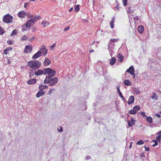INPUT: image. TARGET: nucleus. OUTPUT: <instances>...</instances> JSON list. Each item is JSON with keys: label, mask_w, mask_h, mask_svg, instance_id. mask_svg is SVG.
<instances>
[{"label": "nucleus", "mask_w": 161, "mask_h": 161, "mask_svg": "<svg viewBox=\"0 0 161 161\" xmlns=\"http://www.w3.org/2000/svg\"><path fill=\"white\" fill-rule=\"evenodd\" d=\"M50 75H47L46 76L44 81V84L49 83V86H52L55 85L58 82V79L56 77H54L52 78L53 76H50Z\"/></svg>", "instance_id": "f257e3e1"}, {"label": "nucleus", "mask_w": 161, "mask_h": 161, "mask_svg": "<svg viewBox=\"0 0 161 161\" xmlns=\"http://www.w3.org/2000/svg\"><path fill=\"white\" fill-rule=\"evenodd\" d=\"M28 66L32 69H36L39 68L41 65L40 61L38 60L30 61L28 63Z\"/></svg>", "instance_id": "f03ea898"}, {"label": "nucleus", "mask_w": 161, "mask_h": 161, "mask_svg": "<svg viewBox=\"0 0 161 161\" xmlns=\"http://www.w3.org/2000/svg\"><path fill=\"white\" fill-rule=\"evenodd\" d=\"M14 18L9 14H7L4 15L3 18V22L5 23L9 24L11 23L13 21Z\"/></svg>", "instance_id": "7ed1b4c3"}, {"label": "nucleus", "mask_w": 161, "mask_h": 161, "mask_svg": "<svg viewBox=\"0 0 161 161\" xmlns=\"http://www.w3.org/2000/svg\"><path fill=\"white\" fill-rule=\"evenodd\" d=\"M44 74H48V75H50V76H54L56 74L55 71L50 68L44 69Z\"/></svg>", "instance_id": "20e7f679"}, {"label": "nucleus", "mask_w": 161, "mask_h": 161, "mask_svg": "<svg viewBox=\"0 0 161 161\" xmlns=\"http://www.w3.org/2000/svg\"><path fill=\"white\" fill-rule=\"evenodd\" d=\"M38 18V17H35L32 19L28 20L26 24L28 26V27H29L30 28L31 25L35 24V21Z\"/></svg>", "instance_id": "39448f33"}, {"label": "nucleus", "mask_w": 161, "mask_h": 161, "mask_svg": "<svg viewBox=\"0 0 161 161\" xmlns=\"http://www.w3.org/2000/svg\"><path fill=\"white\" fill-rule=\"evenodd\" d=\"M32 47L30 45L26 46L24 50V52L25 53H31L32 50Z\"/></svg>", "instance_id": "423d86ee"}, {"label": "nucleus", "mask_w": 161, "mask_h": 161, "mask_svg": "<svg viewBox=\"0 0 161 161\" xmlns=\"http://www.w3.org/2000/svg\"><path fill=\"white\" fill-rule=\"evenodd\" d=\"M126 72L130 73L131 75H133L134 78H135V75L134 73L135 71L133 66H130V68L126 70Z\"/></svg>", "instance_id": "0eeeda50"}, {"label": "nucleus", "mask_w": 161, "mask_h": 161, "mask_svg": "<svg viewBox=\"0 0 161 161\" xmlns=\"http://www.w3.org/2000/svg\"><path fill=\"white\" fill-rule=\"evenodd\" d=\"M41 55L42 54L41 51H38L33 56L32 58L34 59H35L41 57Z\"/></svg>", "instance_id": "6e6552de"}, {"label": "nucleus", "mask_w": 161, "mask_h": 161, "mask_svg": "<svg viewBox=\"0 0 161 161\" xmlns=\"http://www.w3.org/2000/svg\"><path fill=\"white\" fill-rule=\"evenodd\" d=\"M156 135L157 136L156 139L160 143L161 142V130L157 133Z\"/></svg>", "instance_id": "1a4fd4ad"}, {"label": "nucleus", "mask_w": 161, "mask_h": 161, "mask_svg": "<svg viewBox=\"0 0 161 161\" xmlns=\"http://www.w3.org/2000/svg\"><path fill=\"white\" fill-rule=\"evenodd\" d=\"M35 75H39L42 74H44V69L43 70L42 69H38L37 71H36L35 72Z\"/></svg>", "instance_id": "9d476101"}, {"label": "nucleus", "mask_w": 161, "mask_h": 161, "mask_svg": "<svg viewBox=\"0 0 161 161\" xmlns=\"http://www.w3.org/2000/svg\"><path fill=\"white\" fill-rule=\"evenodd\" d=\"M127 123L128 125L130 127H131L133 125H134L135 123V120L133 118H131L130 121L129 120H128Z\"/></svg>", "instance_id": "9b49d317"}, {"label": "nucleus", "mask_w": 161, "mask_h": 161, "mask_svg": "<svg viewBox=\"0 0 161 161\" xmlns=\"http://www.w3.org/2000/svg\"><path fill=\"white\" fill-rule=\"evenodd\" d=\"M134 101V97L133 96H130L129 98L128 101V103L129 105H130L133 103Z\"/></svg>", "instance_id": "f8f14e48"}, {"label": "nucleus", "mask_w": 161, "mask_h": 161, "mask_svg": "<svg viewBox=\"0 0 161 161\" xmlns=\"http://www.w3.org/2000/svg\"><path fill=\"white\" fill-rule=\"evenodd\" d=\"M51 63L50 60L48 58H45L43 63V65L45 66H47L49 65Z\"/></svg>", "instance_id": "ddd939ff"}, {"label": "nucleus", "mask_w": 161, "mask_h": 161, "mask_svg": "<svg viewBox=\"0 0 161 161\" xmlns=\"http://www.w3.org/2000/svg\"><path fill=\"white\" fill-rule=\"evenodd\" d=\"M26 15L25 12L23 11L19 12L18 14V16L21 18H24Z\"/></svg>", "instance_id": "4468645a"}, {"label": "nucleus", "mask_w": 161, "mask_h": 161, "mask_svg": "<svg viewBox=\"0 0 161 161\" xmlns=\"http://www.w3.org/2000/svg\"><path fill=\"white\" fill-rule=\"evenodd\" d=\"M45 93V92L43 91L40 90L36 94V97H39L41 96L44 95Z\"/></svg>", "instance_id": "2eb2a0df"}, {"label": "nucleus", "mask_w": 161, "mask_h": 161, "mask_svg": "<svg viewBox=\"0 0 161 161\" xmlns=\"http://www.w3.org/2000/svg\"><path fill=\"white\" fill-rule=\"evenodd\" d=\"M133 90L134 93L136 95L139 94L140 93L139 88L138 87H133Z\"/></svg>", "instance_id": "dca6fc26"}, {"label": "nucleus", "mask_w": 161, "mask_h": 161, "mask_svg": "<svg viewBox=\"0 0 161 161\" xmlns=\"http://www.w3.org/2000/svg\"><path fill=\"white\" fill-rule=\"evenodd\" d=\"M36 79H31L28 80L27 83L29 85H31L36 83Z\"/></svg>", "instance_id": "f3484780"}, {"label": "nucleus", "mask_w": 161, "mask_h": 161, "mask_svg": "<svg viewBox=\"0 0 161 161\" xmlns=\"http://www.w3.org/2000/svg\"><path fill=\"white\" fill-rule=\"evenodd\" d=\"M144 27L142 25H140L138 27V31L140 33H142L144 31Z\"/></svg>", "instance_id": "a211bd4d"}, {"label": "nucleus", "mask_w": 161, "mask_h": 161, "mask_svg": "<svg viewBox=\"0 0 161 161\" xmlns=\"http://www.w3.org/2000/svg\"><path fill=\"white\" fill-rule=\"evenodd\" d=\"M22 31H26L27 30H29L30 29V28L28 27V26L27 25L25 24V25H23L22 26Z\"/></svg>", "instance_id": "6ab92c4d"}, {"label": "nucleus", "mask_w": 161, "mask_h": 161, "mask_svg": "<svg viewBox=\"0 0 161 161\" xmlns=\"http://www.w3.org/2000/svg\"><path fill=\"white\" fill-rule=\"evenodd\" d=\"M41 24L43 25L44 27H45L47 25H50V23L48 21L43 20L41 23Z\"/></svg>", "instance_id": "aec40b11"}, {"label": "nucleus", "mask_w": 161, "mask_h": 161, "mask_svg": "<svg viewBox=\"0 0 161 161\" xmlns=\"http://www.w3.org/2000/svg\"><path fill=\"white\" fill-rule=\"evenodd\" d=\"M118 60L120 62H122L124 59V57L121 54L119 53L118 55Z\"/></svg>", "instance_id": "412c9836"}, {"label": "nucleus", "mask_w": 161, "mask_h": 161, "mask_svg": "<svg viewBox=\"0 0 161 161\" xmlns=\"http://www.w3.org/2000/svg\"><path fill=\"white\" fill-rule=\"evenodd\" d=\"M124 84L126 86H131V82L128 80H125Z\"/></svg>", "instance_id": "4be33fe9"}, {"label": "nucleus", "mask_w": 161, "mask_h": 161, "mask_svg": "<svg viewBox=\"0 0 161 161\" xmlns=\"http://www.w3.org/2000/svg\"><path fill=\"white\" fill-rule=\"evenodd\" d=\"M115 61L116 58L114 57H112L110 61V64L111 65H114L115 63Z\"/></svg>", "instance_id": "5701e85b"}, {"label": "nucleus", "mask_w": 161, "mask_h": 161, "mask_svg": "<svg viewBox=\"0 0 161 161\" xmlns=\"http://www.w3.org/2000/svg\"><path fill=\"white\" fill-rule=\"evenodd\" d=\"M114 17L113 19L111 21L110 25L111 28L112 29L114 27Z\"/></svg>", "instance_id": "b1692460"}, {"label": "nucleus", "mask_w": 161, "mask_h": 161, "mask_svg": "<svg viewBox=\"0 0 161 161\" xmlns=\"http://www.w3.org/2000/svg\"><path fill=\"white\" fill-rule=\"evenodd\" d=\"M12 48L11 47H8L5 49L4 50V53L5 54H7L9 52V51L10 50H12Z\"/></svg>", "instance_id": "393cba45"}, {"label": "nucleus", "mask_w": 161, "mask_h": 161, "mask_svg": "<svg viewBox=\"0 0 161 161\" xmlns=\"http://www.w3.org/2000/svg\"><path fill=\"white\" fill-rule=\"evenodd\" d=\"M152 143H153L152 145L153 147H155L158 145V142L157 140H153L152 142Z\"/></svg>", "instance_id": "a878e982"}, {"label": "nucleus", "mask_w": 161, "mask_h": 161, "mask_svg": "<svg viewBox=\"0 0 161 161\" xmlns=\"http://www.w3.org/2000/svg\"><path fill=\"white\" fill-rule=\"evenodd\" d=\"M133 109L135 111H136V112H137V111L140 110V108L138 106H136L133 108Z\"/></svg>", "instance_id": "bb28decb"}, {"label": "nucleus", "mask_w": 161, "mask_h": 161, "mask_svg": "<svg viewBox=\"0 0 161 161\" xmlns=\"http://www.w3.org/2000/svg\"><path fill=\"white\" fill-rule=\"evenodd\" d=\"M80 10V5H75L74 7V10L75 11L78 12Z\"/></svg>", "instance_id": "cd10ccee"}, {"label": "nucleus", "mask_w": 161, "mask_h": 161, "mask_svg": "<svg viewBox=\"0 0 161 161\" xmlns=\"http://www.w3.org/2000/svg\"><path fill=\"white\" fill-rule=\"evenodd\" d=\"M144 141L140 140L137 142L136 144L137 145H141L144 144Z\"/></svg>", "instance_id": "c85d7f7f"}, {"label": "nucleus", "mask_w": 161, "mask_h": 161, "mask_svg": "<svg viewBox=\"0 0 161 161\" xmlns=\"http://www.w3.org/2000/svg\"><path fill=\"white\" fill-rule=\"evenodd\" d=\"M147 117L146 119H147V121H148V122L150 123H152V119L151 117H150V116L148 117Z\"/></svg>", "instance_id": "c756f323"}, {"label": "nucleus", "mask_w": 161, "mask_h": 161, "mask_svg": "<svg viewBox=\"0 0 161 161\" xmlns=\"http://www.w3.org/2000/svg\"><path fill=\"white\" fill-rule=\"evenodd\" d=\"M109 52L110 53V55H111V56H112V53H113V47H109Z\"/></svg>", "instance_id": "7c9ffc66"}, {"label": "nucleus", "mask_w": 161, "mask_h": 161, "mask_svg": "<svg viewBox=\"0 0 161 161\" xmlns=\"http://www.w3.org/2000/svg\"><path fill=\"white\" fill-rule=\"evenodd\" d=\"M41 51V53H42L44 55H46L47 53V50L46 49Z\"/></svg>", "instance_id": "2f4dec72"}, {"label": "nucleus", "mask_w": 161, "mask_h": 161, "mask_svg": "<svg viewBox=\"0 0 161 161\" xmlns=\"http://www.w3.org/2000/svg\"><path fill=\"white\" fill-rule=\"evenodd\" d=\"M151 98L153 99H155L156 100L157 99V94L156 93H153V95L151 97Z\"/></svg>", "instance_id": "473e14b6"}, {"label": "nucleus", "mask_w": 161, "mask_h": 161, "mask_svg": "<svg viewBox=\"0 0 161 161\" xmlns=\"http://www.w3.org/2000/svg\"><path fill=\"white\" fill-rule=\"evenodd\" d=\"M17 30L16 29H15L13 30L12 32V33L11 34V36H13V35H16L17 34Z\"/></svg>", "instance_id": "72a5a7b5"}, {"label": "nucleus", "mask_w": 161, "mask_h": 161, "mask_svg": "<svg viewBox=\"0 0 161 161\" xmlns=\"http://www.w3.org/2000/svg\"><path fill=\"white\" fill-rule=\"evenodd\" d=\"M39 89L40 91H43V90L45 89L44 86L42 85H40L39 87Z\"/></svg>", "instance_id": "f704fd0d"}, {"label": "nucleus", "mask_w": 161, "mask_h": 161, "mask_svg": "<svg viewBox=\"0 0 161 161\" xmlns=\"http://www.w3.org/2000/svg\"><path fill=\"white\" fill-rule=\"evenodd\" d=\"M130 113L132 114H135L136 113V112L133 109L131 110L130 111Z\"/></svg>", "instance_id": "c9c22d12"}, {"label": "nucleus", "mask_w": 161, "mask_h": 161, "mask_svg": "<svg viewBox=\"0 0 161 161\" xmlns=\"http://www.w3.org/2000/svg\"><path fill=\"white\" fill-rule=\"evenodd\" d=\"M57 130L59 132H61L63 131V128L60 126H58L57 128Z\"/></svg>", "instance_id": "e433bc0d"}, {"label": "nucleus", "mask_w": 161, "mask_h": 161, "mask_svg": "<svg viewBox=\"0 0 161 161\" xmlns=\"http://www.w3.org/2000/svg\"><path fill=\"white\" fill-rule=\"evenodd\" d=\"M4 33L3 29L2 27H0V34L3 35Z\"/></svg>", "instance_id": "4c0bfd02"}, {"label": "nucleus", "mask_w": 161, "mask_h": 161, "mask_svg": "<svg viewBox=\"0 0 161 161\" xmlns=\"http://www.w3.org/2000/svg\"><path fill=\"white\" fill-rule=\"evenodd\" d=\"M123 5L125 6L127 5V0H122Z\"/></svg>", "instance_id": "58836bf2"}, {"label": "nucleus", "mask_w": 161, "mask_h": 161, "mask_svg": "<svg viewBox=\"0 0 161 161\" xmlns=\"http://www.w3.org/2000/svg\"><path fill=\"white\" fill-rule=\"evenodd\" d=\"M26 15L28 17V18H32L33 16L32 15L30 14L29 13H27L26 14Z\"/></svg>", "instance_id": "ea45409f"}, {"label": "nucleus", "mask_w": 161, "mask_h": 161, "mask_svg": "<svg viewBox=\"0 0 161 161\" xmlns=\"http://www.w3.org/2000/svg\"><path fill=\"white\" fill-rule=\"evenodd\" d=\"M56 46V43H53V45L51 46L50 47V49L51 50H52L53 49V48L55 47Z\"/></svg>", "instance_id": "a19ab883"}, {"label": "nucleus", "mask_w": 161, "mask_h": 161, "mask_svg": "<svg viewBox=\"0 0 161 161\" xmlns=\"http://www.w3.org/2000/svg\"><path fill=\"white\" fill-rule=\"evenodd\" d=\"M119 38H117L116 39H111L110 41L113 42H116L118 41H119Z\"/></svg>", "instance_id": "79ce46f5"}, {"label": "nucleus", "mask_w": 161, "mask_h": 161, "mask_svg": "<svg viewBox=\"0 0 161 161\" xmlns=\"http://www.w3.org/2000/svg\"><path fill=\"white\" fill-rule=\"evenodd\" d=\"M29 3L26 2L25 3L24 7L25 8H27V7L29 6Z\"/></svg>", "instance_id": "37998d69"}, {"label": "nucleus", "mask_w": 161, "mask_h": 161, "mask_svg": "<svg viewBox=\"0 0 161 161\" xmlns=\"http://www.w3.org/2000/svg\"><path fill=\"white\" fill-rule=\"evenodd\" d=\"M7 43L9 45H12L13 44V42L12 41L8 40L7 41Z\"/></svg>", "instance_id": "c03bdc74"}, {"label": "nucleus", "mask_w": 161, "mask_h": 161, "mask_svg": "<svg viewBox=\"0 0 161 161\" xmlns=\"http://www.w3.org/2000/svg\"><path fill=\"white\" fill-rule=\"evenodd\" d=\"M46 49V47L44 45H42L41 47V48L40 49L41 51L43 50Z\"/></svg>", "instance_id": "a18cd8bd"}, {"label": "nucleus", "mask_w": 161, "mask_h": 161, "mask_svg": "<svg viewBox=\"0 0 161 161\" xmlns=\"http://www.w3.org/2000/svg\"><path fill=\"white\" fill-rule=\"evenodd\" d=\"M27 38V37L26 36H24L23 37H22L21 38V39L22 40L24 41Z\"/></svg>", "instance_id": "49530a36"}, {"label": "nucleus", "mask_w": 161, "mask_h": 161, "mask_svg": "<svg viewBox=\"0 0 161 161\" xmlns=\"http://www.w3.org/2000/svg\"><path fill=\"white\" fill-rule=\"evenodd\" d=\"M54 90V89H50L48 92V94H49V95H51V93H52V91H53Z\"/></svg>", "instance_id": "de8ad7c7"}, {"label": "nucleus", "mask_w": 161, "mask_h": 161, "mask_svg": "<svg viewBox=\"0 0 161 161\" xmlns=\"http://www.w3.org/2000/svg\"><path fill=\"white\" fill-rule=\"evenodd\" d=\"M69 28H70L69 26L67 27L64 29V31H67L69 30Z\"/></svg>", "instance_id": "09e8293b"}, {"label": "nucleus", "mask_w": 161, "mask_h": 161, "mask_svg": "<svg viewBox=\"0 0 161 161\" xmlns=\"http://www.w3.org/2000/svg\"><path fill=\"white\" fill-rule=\"evenodd\" d=\"M145 150L146 151H149L150 150L149 148L148 147H145Z\"/></svg>", "instance_id": "8fccbe9b"}, {"label": "nucleus", "mask_w": 161, "mask_h": 161, "mask_svg": "<svg viewBox=\"0 0 161 161\" xmlns=\"http://www.w3.org/2000/svg\"><path fill=\"white\" fill-rule=\"evenodd\" d=\"M141 114L144 117H147V116L145 115V113L144 112H141Z\"/></svg>", "instance_id": "3c124183"}, {"label": "nucleus", "mask_w": 161, "mask_h": 161, "mask_svg": "<svg viewBox=\"0 0 161 161\" xmlns=\"http://www.w3.org/2000/svg\"><path fill=\"white\" fill-rule=\"evenodd\" d=\"M118 93H119V96L120 97H122L123 96L122 93H121V92H119Z\"/></svg>", "instance_id": "603ef678"}, {"label": "nucleus", "mask_w": 161, "mask_h": 161, "mask_svg": "<svg viewBox=\"0 0 161 161\" xmlns=\"http://www.w3.org/2000/svg\"><path fill=\"white\" fill-rule=\"evenodd\" d=\"M139 18L138 17H135L134 18V19L135 20H138Z\"/></svg>", "instance_id": "864d4df0"}, {"label": "nucleus", "mask_w": 161, "mask_h": 161, "mask_svg": "<svg viewBox=\"0 0 161 161\" xmlns=\"http://www.w3.org/2000/svg\"><path fill=\"white\" fill-rule=\"evenodd\" d=\"M117 90L118 92V93H119V92H120V91L119 88V86H117Z\"/></svg>", "instance_id": "5fc2aeb1"}, {"label": "nucleus", "mask_w": 161, "mask_h": 161, "mask_svg": "<svg viewBox=\"0 0 161 161\" xmlns=\"http://www.w3.org/2000/svg\"><path fill=\"white\" fill-rule=\"evenodd\" d=\"M121 99H122V100L124 102H125L126 101V100L125 99V97L124 96H123L122 97H121Z\"/></svg>", "instance_id": "6e6d98bb"}, {"label": "nucleus", "mask_w": 161, "mask_h": 161, "mask_svg": "<svg viewBox=\"0 0 161 161\" xmlns=\"http://www.w3.org/2000/svg\"><path fill=\"white\" fill-rule=\"evenodd\" d=\"M91 158V157L90 156H87L86 157V159H89Z\"/></svg>", "instance_id": "4d7b16f0"}, {"label": "nucleus", "mask_w": 161, "mask_h": 161, "mask_svg": "<svg viewBox=\"0 0 161 161\" xmlns=\"http://www.w3.org/2000/svg\"><path fill=\"white\" fill-rule=\"evenodd\" d=\"M155 115L158 117H160V115L158 114H155Z\"/></svg>", "instance_id": "13d9d810"}, {"label": "nucleus", "mask_w": 161, "mask_h": 161, "mask_svg": "<svg viewBox=\"0 0 161 161\" xmlns=\"http://www.w3.org/2000/svg\"><path fill=\"white\" fill-rule=\"evenodd\" d=\"M73 8L72 7V8H70L69 9V12L71 11H72L73 10Z\"/></svg>", "instance_id": "bf43d9fd"}, {"label": "nucleus", "mask_w": 161, "mask_h": 161, "mask_svg": "<svg viewBox=\"0 0 161 161\" xmlns=\"http://www.w3.org/2000/svg\"><path fill=\"white\" fill-rule=\"evenodd\" d=\"M34 39V37H31L30 39V41H31V42L33 40V39Z\"/></svg>", "instance_id": "052dcab7"}, {"label": "nucleus", "mask_w": 161, "mask_h": 161, "mask_svg": "<svg viewBox=\"0 0 161 161\" xmlns=\"http://www.w3.org/2000/svg\"><path fill=\"white\" fill-rule=\"evenodd\" d=\"M48 86H44V88L45 89L46 88H47Z\"/></svg>", "instance_id": "680f3d73"}, {"label": "nucleus", "mask_w": 161, "mask_h": 161, "mask_svg": "<svg viewBox=\"0 0 161 161\" xmlns=\"http://www.w3.org/2000/svg\"><path fill=\"white\" fill-rule=\"evenodd\" d=\"M131 147H132V145H131V144H130V146H129V148H131Z\"/></svg>", "instance_id": "e2e57ef3"}, {"label": "nucleus", "mask_w": 161, "mask_h": 161, "mask_svg": "<svg viewBox=\"0 0 161 161\" xmlns=\"http://www.w3.org/2000/svg\"><path fill=\"white\" fill-rule=\"evenodd\" d=\"M93 52V50H92L90 51V52Z\"/></svg>", "instance_id": "0e129e2a"}, {"label": "nucleus", "mask_w": 161, "mask_h": 161, "mask_svg": "<svg viewBox=\"0 0 161 161\" xmlns=\"http://www.w3.org/2000/svg\"><path fill=\"white\" fill-rule=\"evenodd\" d=\"M36 0H31V1H32V2H33V1H35Z\"/></svg>", "instance_id": "69168bd1"}, {"label": "nucleus", "mask_w": 161, "mask_h": 161, "mask_svg": "<svg viewBox=\"0 0 161 161\" xmlns=\"http://www.w3.org/2000/svg\"><path fill=\"white\" fill-rule=\"evenodd\" d=\"M32 29V31H34V30H35V28L33 30V29Z\"/></svg>", "instance_id": "338daca9"}, {"label": "nucleus", "mask_w": 161, "mask_h": 161, "mask_svg": "<svg viewBox=\"0 0 161 161\" xmlns=\"http://www.w3.org/2000/svg\"><path fill=\"white\" fill-rule=\"evenodd\" d=\"M132 142H130V144H131V145H132Z\"/></svg>", "instance_id": "774afa93"}]
</instances>
